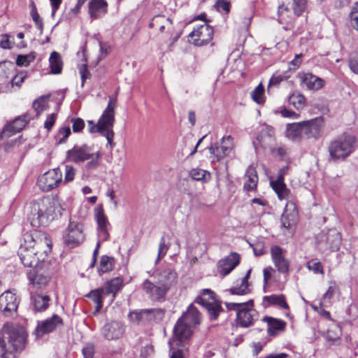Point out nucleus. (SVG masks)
<instances>
[{
	"label": "nucleus",
	"instance_id": "nucleus-62",
	"mask_svg": "<svg viewBox=\"0 0 358 358\" xmlns=\"http://www.w3.org/2000/svg\"><path fill=\"white\" fill-rule=\"evenodd\" d=\"M0 47L3 49H10L12 43L10 41V36L7 34L1 36Z\"/></svg>",
	"mask_w": 358,
	"mask_h": 358
},
{
	"label": "nucleus",
	"instance_id": "nucleus-44",
	"mask_svg": "<svg viewBox=\"0 0 358 358\" xmlns=\"http://www.w3.org/2000/svg\"><path fill=\"white\" fill-rule=\"evenodd\" d=\"M0 358H15L13 350L8 347L4 337L0 334Z\"/></svg>",
	"mask_w": 358,
	"mask_h": 358
},
{
	"label": "nucleus",
	"instance_id": "nucleus-7",
	"mask_svg": "<svg viewBox=\"0 0 358 358\" xmlns=\"http://www.w3.org/2000/svg\"><path fill=\"white\" fill-rule=\"evenodd\" d=\"M225 306L229 310L236 312V322L241 327L252 326L259 318V313L254 308V301L252 299L244 303L226 302Z\"/></svg>",
	"mask_w": 358,
	"mask_h": 358
},
{
	"label": "nucleus",
	"instance_id": "nucleus-13",
	"mask_svg": "<svg viewBox=\"0 0 358 358\" xmlns=\"http://www.w3.org/2000/svg\"><path fill=\"white\" fill-rule=\"evenodd\" d=\"M213 36V28L206 22L195 28L189 34V40L198 46L206 45L211 41Z\"/></svg>",
	"mask_w": 358,
	"mask_h": 358
},
{
	"label": "nucleus",
	"instance_id": "nucleus-43",
	"mask_svg": "<svg viewBox=\"0 0 358 358\" xmlns=\"http://www.w3.org/2000/svg\"><path fill=\"white\" fill-rule=\"evenodd\" d=\"M114 265V259L108 256H103L100 261L99 268V274L111 271Z\"/></svg>",
	"mask_w": 358,
	"mask_h": 358
},
{
	"label": "nucleus",
	"instance_id": "nucleus-31",
	"mask_svg": "<svg viewBox=\"0 0 358 358\" xmlns=\"http://www.w3.org/2000/svg\"><path fill=\"white\" fill-rule=\"evenodd\" d=\"M262 321L267 324L268 334L271 336H275L280 331L285 329L286 322L282 320L269 316L263 317Z\"/></svg>",
	"mask_w": 358,
	"mask_h": 358
},
{
	"label": "nucleus",
	"instance_id": "nucleus-28",
	"mask_svg": "<svg viewBox=\"0 0 358 358\" xmlns=\"http://www.w3.org/2000/svg\"><path fill=\"white\" fill-rule=\"evenodd\" d=\"M88 8L90 16L93 19H97L106 14L108 3L106 0H90Z\"/></svg>",
	"mask_w": 358,
	"mask_h": 358
},
{
	"label": "nucleus",
	"instance_id": "nucleus-38",
	"mask_svg": "<svg viewBox=\"0 0 358 358\" xmlns=\"http://www.w3.org/2000/svg\"><path fill=\"white\" fill-rule=\"evenodd\" d=\"M104 294V289L103 288L96 289L92 290L89 294L86 295L87 297L92 299V300L96 303L95 312L98 313L103 306L102 296Z\"/></svg>",
	"mask_w": 358,
	"mask_h": 358
},
{
	"label": "nucleus",
	"instance_id": "nucleus-14",
	"mask_svg": "<svg viewBox=\"0 0 358 358\" xmlns=\"http://www.w3.org/2000/svg\"><path fill=\"white\" fill-rule=\"evenodd\" d=\"M94 219L97 224L96 230L98 239L101 241H108L110 236L109 230L111 226L101 206H99L95 208Z\"/></svg>",
	"mask_w": 358,
	"mask_h": 358
},
{
	"label": "nucleus",
	"instance_id": "nucleus-18",
	"mask_svg": "<svg viewBox=\"0 0 358 358\" xmlns=\"http://www.w3.org/2000/svg\"><path fill=\"white\" fill-rule=\"evenodd\" d=\"M84 237L83 225L76 222H71L66 229V234L64 237L65 243L74 247L82 243Z\"/></svg>",
	"mask_w": 358,
	"mask_h": 358
},
{
	"label": "nucleus",
	"instance_id": "nucleus-30",
	"mask_svg": "<svg viewBox=\"0 0 358 358\" xmlns=\"http://www.w3.org/2000/svg\"><path fill=\"white\" fill-rule=\"evenodd\" d=\"M275 138L274 129L267 124L260 126V129L257 136V140L262 147L268 145Z\"/></svg>",
	"mask_w": 358,
	"mask_h": 358
},
{
	"label": "nucleus",
	"instance_id": "nucleus-16",
	"mask_svg": "<svg viewBox=\"0 0 358 358\" xmlns=\"http://www.w3.org/2000/svg\"><path fill=\"white\" fill-rule=\"evenodd\" d=\"M192 335V327L179 319L173 329L172 342L178 346H185Z\"/></svg>",
	"mask_w": 358,
	"mask_h": 358
},
{
	"label": "nucleus",
	"instance_id": "nucleus-3",
	"mask_svg": "<svg viewBox=\"0 0 358 358\" xmlns=\"http://www.w3.org/2000/svg\"><path fill=\"white\" fill-rule=\"evenodd\" d=\"M176 273L167 268L159 274L155 283L150 280H144L142 289L151 301H163L170 287L176 283Z\"/></svg>",
	"mask_w": 358,
	"mask_h": 358
},
{
	"label": "nucleus",
	"instance_id": "nucleus-49",
	"mask_svg": "<svg viewBox=\"0 0 358 358\" xmlns=\"http://www.w3.org/2000/svg\"><path fill=\"white\" fill-rule=\"evenodd\" d=\"M71 133V129L69 126L60 128L56 135L57 143L62 144L66 143Z\"/></svg>",
	"mask_w": 358,
	"mask_h": 358
},
{
	"label": "nucleus",
	"instance_id": "nucleus-32",
	"mask_svg": "<svg viewBox=\"0 0 358 358\" xmlns=\"http://www.w3.org/2000/svg\"><path fill=\"white\" fill-rule=\"evenodd\" d=\"M285 135L289 140L295 142H299L303 139L301 122L288 124Z\"/></svg>",
	"mask_w": 358,
	"mask_h": 358
},
{
	"label": "nucleus",
	"instance_id": "nucleus-45",
	"mask_svg": "<svg viewBox=\"0 0 358 358\" xmlns=\"http://www.w3.org/2000/svg\"><path fill=\"white\" fill-rule=\"evenodd\" d=\"M251 97L257 103L261 104L264 102V87L261 83L252 91Z\"/></svg>",
	"mask_w": 358,
	"mask_h": 358
},
{
	"label": "nucleus",
	"instance_id": "nucleus-19",
	"mask_svg": "<svg viewBox=\"0 0 358 358\" xmlns=\"http://www.w3.org/2000/svg\"><path fill=\"white\" fill-rule=\"evenodd\" d=\"M20 300L10 290H7L0 295V310L6 315L17 310Z\"/></svg>",
	"mask_w": 358,
	"mask_h": 358
},
{
	"label": "nucleus",
	"instance_id": "nucleus-6",
	"mask_svg": "<svg viewBox=\"0 0 358 358\" xmlns=\"http://www.w3.org/2000/svg\"><path fill=\"white\" fill-rule=\"evenodd\" d=\"M271 187L277 194L279 200L287 201L284 212L281 217V222L282 225L285 228L288 229L296 222L298 217V210L296 206L290 200L292 198L291 192L287 187L285 183L271 185Z\"/></svg>",
	"mask_w": 358,
	"mask_h": 358
},
{
	"label": "nucleus",
	"instance_id": "nucleus-39",
	"mask_svg": "<svg viewBox=\"0 0 358 358\" xmlns=\"http://www.w3.org/2000/svg\"><path fill=\"white\" fill-rule=\"evenodd\" d=\"M306 101V97L300 92L293 93L289 96V103L297 110L303 109L305 107Z\"/></svg>",
	"mask_w": 358,
	"mask_h": 358
},
{
	"label": "nucleus",
	"instance_id": "nucleus-5",
	"mask_svg": "<svg viewBox=\"0 0 358 358\" xmlns=\"http://www.w3.org/2000/svg\"><path fill=\"white\" fill-rule=\"evenodd\" d=\"M356 148V138L352 135L343 134L330 143L329 145L330 160L343 161L351 155Z\"/></svg>",
	"mask_w": 358,
	"mask_h": 358
},
{
	"label": "nucleus",
	"instance_id": "nucleus-26",
	"mask_svg": "<svg viewBox=\"0 0 358 358\" xmlns=\"http://www.w3.org/2000/svg\"><path fill=\"white\" fill-rule=\"evenodd\" d=\"M30 120L31 117L28 114L19 116L15 118L13 122L5 127L1 132V136L8 137L12 134L20 131Z\"/></svg>",
	"mask_w": 358,
	"mask_h": 358
},
{
	"label": "nucleus",
	"instance_id": "nucleus-46",
	"mask_svg": "<svg viewBox=\"0 0 358 358\" xmlns=\"http://www.w3.org/2000/svg\"><path fill=\"white\" fill-rule=\"evenodd\" d=\"M308 0H292V8L295 15L300 16L307 7Z\"/></svg>",
	"mask_w": 358,
	"mask_h": 358
},
{
	"label": "nucleus",
	"instance_id": "nucleus-56",
	"mask_svg": "<svg viewBox=\"0 0 358 358\" xmlns=\"http://www.w3.org/2000/svg\"><path fill=\"white\" fill-rule=\"evenodd\" d=\"M169 248V246L167 244H166L164 237H162L159 245L158 257L157 261H159L166 255Z\"/></svg>",
	"mask_w": 358,
	"mask_h": 358
},
{
	"label": "nucleus",
	"instance_id": "nucleus-23",
	"mask_svg": "<svg viewBox=\"0 0 358 358\" xmlns=\"http://www.w3.org/2000/svg\"><path fill=\"white\" fill-rule=\"evenodd\" d=\"M301 85L306 90L315 92L321 90L325 85V81L311 73H302L299 75Z\"/></svg>",
	"mask_w": 358,
	"mask_h": 358
},
{
	"label": "nucleus",
	"instance_id": "nucleus-63",
	"mask_svg": "<svg viewBox=\"0 0 358 358\" xmlns=\"http://www.w3.org/2000/svg\"><path fill=\"white\" fill-rule=\"evenodd\" d=\"M331 283L333 285H330L328 289L323 295V300L324 301H329L331 299V298L334 296V295L336 292V284H335V282H331Z\"/></svg>",
	"mask_w": 358,
	"mask_h": 358
},
{
	"label": "nucleus",
	"instance_id": "nucleus-12",
	"mask_svg": "<svg viewBox=\"0 0 358 358\" xmlns=\"http://www.w3.org/2000/svg\"><path fill=\"white\" fill-rule=\"evenodd\" d=\"M234 149V138L231 136H224L220 143H215L208 148L212 162H218L229 155Z\"/></svg>",
	"mask_w": 358,
	"mask_h": 358
},
{
	"label": "nucleus",
	"instance_id": "nucleus-34",
	"mask_svg": "<svg viewBox=\"0 0 358 358\" xmlns=\"http://www.w3.org/2000/svg\"><path fill=\"white\" fill-rule=\"evenodd\" d=\"M245 189L248 191H252L257 187L258 182V176L257 171L253 166H250L247 169L245 175Z\"/></svg>",
	"mask_w": 358,
	"mask_h": 358
},
{
	"label": "nucleus",
	"instance_id": "nucleus-57",
	"mask_svg": "<svg viewBox=\"0 0 358 358\" xmlns=\"http://www.w3.org/2000/svg\"><path fill=\"white\" fill-rule=\"evenodd\" d=\"M349 67L353 73L358 75V52L354 54L350 58Z\"/></svg>",
	"mask_w": 358,
	"mask_h": 358
},
{
	"label": "nucleus",
	"instance_id": "nucleus-33",
	"mask_svg": "<svg viewBox=\"0 0 358 358\" xmlns=\"http://www.w3.org/2000/svg\"><path fill=\"white\" fill-rule=\"evenodd\" d=\"M180 320H182V322L187 323L188 326L192 327L199 324L201 321V314L193 305H190L186 313L181 316Z\"/></svg>",
	"mask_w": 358,
	"mask_h": 358
},
{
	"label": "nucleus",
	"instance_id": "nucleus-25",
	"mask_svg": "<svg viewBox=\"0 0 358 358\" xmlns=\"http://www.w3.org/2000/svg\"><path fill=\"white\" fill-rule=\"evenodd\" d=\"M240 263V257L236 253H231L226 258L221 259L218 263L219 273L225 276L231 273Z\"/></svg>",
	"mask_w": 358,
	"mask_h": 358
},
{
	"label": "nucleus",
	"instance_id": "nucleus-37",
	"mask_svg": "<svg viewBox=\"0 0 358 358\" xmlns=\"http://www.w3.org/2000/svg\"><path fill=\"white\" fill-rule=\"evenodd\" d=\"M278 15V22L280 24H292L294 20L292 12L289 8L284 4L279 6Z\"/></svg>",
	"mask_w": 358,
	"mask_h": 358
},
{
	"label": "nucleus",
	"instance_id": "nucleus-59",
	"mask_svg": "<svg viewBox=\"0 0 358 358\" xmlns=\"http://www.w3.org/2000/svg\"><path fill=\"white\" fill-rule=\"evenodd\" d=\"M79 73L82 79V87L84 85L85 81L86 79L89 78L90 76V73L87 69V66L86 64H83L79 66Z\"/></svg>",
	"mask_w": 358,
	"mask_h": 358
},
{
	"label": "nucleus",
	"instance_id": "nucleus-8",
	"mask_svg": "<svg viewBox=\"0 0 358 358\" xmlns=\"http://www.w3.org/2000/svg\"><path fill=\"white\" fill-rule=\"evenodd\" d=\"M0 334L4 337L6 343L8 342V347L13 352L21 351L24 348L27 334L23 327L17 324H6Z\"/></svg>",
	"mask_w": 358,
	"mask_h": 358
},
{
	"label": "nucleus",
	"instance_id": "nucleus-27",
	"mask_svg": "<svg viewBox=\"0 0 358 358\" xmlns=\"http://www.w3.org/2000/svg\"><path fill=\"white\" fill-rule=\"evenodd\" d=\"M252 269H249L244 277L241 279L238 280L236 284L230 289L226 290V292H229L232 295H245L251 292L250 284L248 280L250 276Z\"/></svg>",
	"mask_w": 358,
	"mask_h": 358
},
{
	"label": "nucleus",
	"instance_id": "nucleus-53",
	"mask_svg": "<svg viewBox=\"0 0 358 358\" xmlns=\"http://www.w3.org/2000/svg\"><path fill=\"white\" fill-rule=\"evenodd\" d=\"M76 169L71 165L65 166L64 179L62 182L67 183L74 180Z\"/></svg>",
	"mask_w": 358,
	"mask_h": 358
},
{
	"label": "nucleus",
	"instance_id": "nucleus-9",
	"mask_svg": "<svg viewBox=\"0 0 358 358\" xmlns=\"http://www.w3.org/2000/svg\"><path fill=\"white\" fill-rule=\"evenodd\" d=\"M117 106V98L110 96L108 105L103 111L98 122L103 131V136L107 139L108 143L112 146L114 137L113 127L115 123V109Z\"/></svg>",
	"mask_w": 358,
	"mask_h": 358
},
{
	"label": "nucleus",
	"instance_id": "nucleus-15",
	"mask_svg": "<svg viewBox=\"0 0 358 358\" xmlns=\"http://www.w3.org/2000/svg\"><path fill=\"white\" fill-rule=\"evenodd\" d=\"M318 247L320 250L336 251L341 243V234L336 230H330L327 234H321L317 236Z\"/></svg>",
	"mask_w": 358,
	"mask_h": 358
},
{
	"label": "nucleus",
	"instance_id": "nucleus-55",
	"mask_svg": "<svg viewBox=\"0 0 358 358\" xmlns=\"http://www.w3.org/2000/svg\"><path fill=\"white\" fill-rule=\"evenodd\" d=\"M352 27L358 31V2L355 4L350 13Z\"/></svg>",
	"mask_w": 358,
	"mask_h": 358
},
{
	"label": "nucleus",
	"instance_id": "nucleus-22",
	"mask_svg": "<svg viewBox=\"0 0 358 358\" xmlns=\"http://www.w3.org/2000/svg\"><path fill=\"white\" fill-rule=\"evenodd\" d=\"M27 277L30 282L38 288L45 286L50 278L48 272L40 265L29 270Z\"/></svg>",
	"mask_w": 358,
	"mask_h": 358
},
{
	"label": "nucleus",
	"instance_id": "nucleus-29",
	"mask_svg": "<svg viewBox=\"0 0 358 358\" xmlns=\"http://www.w3.org/2000/svg\"><path fill=\"white\" fill-rule=\"evenodd\" d=\"M30 299V306L35 312L45 311L48 308L50 301L49 296L40 293H32Z\"/></svg>",
	"mask_w": 358,
	"mask_h": 358
},
{
	"label": "nucleus",
	"instance_id": "nucleus-54",
	"mask_svg": "<svg viewBox=\"0 0 358 358\" xmlns=\"http://www.w3.org/2000/svg\"><path fill=\"white\" fill-rule=\"evenodd\" d=\"M335 329H329L327 332L326 338L328 341L336 342L340 340L341 329L338 326L334 327Z\"/></svg>",
	"mask_w": 358,
	"mask_h": 358
},
{
	"label": "nucleus",
	"instance_id": "nucleus-21",
	"mask_svg": "<svg viewBox=\"0 0 358 358\" xmlns=\"http://www.w3.org/2000/svg\"><path fill=\"white\" fill-rule=\"evenodd\" d=\"M62 324V319L57 315H54L50 318L38 322L34 334L36 337H42L44 334L50 333L61 327Z\"/></svg>",
	"mask_w": 358,
	"mask_h": 358
},
{
	"label": "nucleus",
	"instance_id": "nucleus-4",
	"mask_svg": "<svg viewBox=\"0 0 358 358\" xmlns=\"http://www.w3.org/2000/svg\"><path fill=\"white\" fill-rule=\"evenodd\" d=\"M101 154L99 151L94 152L92 147L86 144L75 145L66 153V159L75 164H81L89 161L86 165L87 170L96 169L99 165Z\"/></svg>",
	"mask_w": 358,
	"mask_h": 358
},
{
	"label": "nucleus",
	"instance_id": "nucleus-51",
	"mask_svg": "<svg viewBox=\"0 0 358 358\" xmlns=\"http://www.w3.org/2000/svg\"><path fill=\"white\" fill-rule=\"evenodd\" d=\"M190 175L195 180H206L207 177L209 178L210 173L203 169H194L191 171Z\"/></svg>",
	"mask_w": 358,
	"mask_h": 358
},
{
	"label": "nucleus",
	"instance_id": "nucleus-20",
	"mask_svg": "<svg viewBox=\"0 0 358 358\" xmlns=\"http://www.w3.org/2000/svg\"><path fill=\"white\" fill-rule=\"evenodd\" d=\"M271 255L278 271L283 274L287 273L289 270V262L286 259L283 250L278 245H273L271 248Z\"/></svg>",
	"mask_w": 358,
	"mask_h": 358
},
{
	"label": "nucleus",
	"instance_id": "nucleus-61",
	"mask_svg": "<svg viewBox=\"0 0 358 358\" xmlns=\"http://www.w3.org/2000/svg\"><path fill=\"white\" fill-rule=\"evenodd\" d=\"M88 130L90 133L99 132L101 133L103 136V131L102 128L99 126V122L95 123L92 120L87 121Z\"/></svg>",
	"mask_w": 358,
	"mask_h": 358
},
{
	"label": "nucleus",
	"instance_id": "nucleus-58",
	"mask_svg": "<svg viewBox=\"0 0 358 358\" xmlns=\"http://www.w3.org/2000/svg\"><path fill=\"white\" fill-rule=\"evenodd\" d=\"M73 123L72 129L73 132L80 131L85 127V122L83 119L80 117L73 118L71 120Z\"/></svg>",
	"mask_w": 358,
	"mask_h": 358
},
{
	"label": "nucleus",
	"instance_id": "nucleus-1",
	"mask_svg": "<svg viewBox=\"0 0 358 358\" xmlns=\"http://www.w3.org/2000/svg\"><path fill=\"white\" fill-rule=\"evenodd\" d=\"M51 248L50 241L45 233H25L18 250V255L24 266L34 268L45 260Z\"/></svg>",
	"mask_w": 358,
	"mask_h": 358
},
{
	"label": "nucleus",
	"instance_id": "nucleus-52",
	"mask_svg": "<svg viewBox=\"0 0 358 358\" xmlns=\"http://www.w3.org/2000/svg\"><path fill=\"white\" fill-rule=\"evenodd\" d=\"M307 268L312 271L314 273L323 274L324 269L322 264L316 259H312L307 263Z\"/></svg>",
	"mask_w": 358,
	"mask_h": 358
},
{
	"label": "nucleus",
	"instance_id": "nucleus-35",
	"mask_svg": "<svg viewBox=\"0 0 358 358\" xmlns=\"http://www.w3.org/2000/svg\"><path fill=\"white\" fill-rule=\"evenodd\" d=\"M123 280L120 278H115L112 280L108 281L105 287L103 288L104 289L105 294H112V301L115 298L116 294L120 290L122 287Z\"/></svg>",
	"mask_w": 358,
	"mask_h": 358
},
{
	"label": "nucleus",
	"instance_id": "nucleus-40",
	"mask_svg": "<svg viewBox=\"0 0 358 358\" xmlns=\"http://www.w3.org/2000/svg\"><path fill=\"white\" fill-rule=\"evenodd\" d=\"M171 21L169 18L164 15H157L153 17L150 27L152 28L158 29L160 31H163L166 26L171 24Z\"/></svg>",
	"mask_w": 358,
	"mask_h": 358
},
{
	"label": "nucleus",
	"instance_id": "nucleus-10",
	"mask_svg": "<svg viewBox=\"0 0 358 358\" xmlns=\"http://www.w3.org/2000/svg\"><path fill=\"white\" fill-rule=\"evenodd\" d=\"M195 302L206 308L210 320H216L222 311L220 303L215 299V293L210 289H203L196 298Z\"/></svg>",
	"mask_w": 358,
	"mask_h": 358
},
{
	"label": "nucleus",
	"instance_id": "nucleus-64",
	"mask_svg": "<svg viewBox=\"0 0 358 358\" xmlns=\"http://www.w3.org/2000/svg\"><path fill=\"white\" fill-rule=\"evenodd\" d=\"M94 352V345L92 344H87L83 348L84 358H93Z\"/></svg>",
	"mask_w": 358,
	"mask_h": 358
},
{
	"label": "nucleus",
	"instance_id": "nucleus-24",
	"mask_svg": "<svg viewBox=\"0 0 358 358\" xmlns=\"http://www.w3.org/2000/svg\"><path fill=\"white\" fill-rule=\"evenodd\" d=\"M124 327L121 322L113 321L106 324L102 328V334L107 340H116L122 337Z\"/></svg>",
	"mask_w": 358,
	"mask_h": 358
},
{
	"label": "nucleus",
	"instance_id": "nucleus-60",
	"mask_svg": "<svg viewBox=\"0 0 358 358\" xmlns=\"http://www.w3.org/2000/svg\"><path fill=\"white\" fill-rule=\"evenodd\" d=\"M56 113H52L47 117L44 122V128L46 129L48 131H50L52 127L54 126L56 121Z\"/></svg>",
	"mask_w": 358,
	"mask_h": 358
},
{
	"label": "nucleus",
	"instance_id": "nucleus-42",
	"mask_svg": "<svg viewBox=\"0 0 358 358\" xmlns=\"http://www.w3.org/2000/svg\"><path fill=\"white\" fill-rule=\"evenodd\" d=\"M264 300L270 304L277 305L282 308H289V306L285 301V298L283 295L266 296L264 297Z\"/></svg>",
	"mask_w": 358,
	"mask_h": 358
},
{
	"label": "nucleus",
	"instance_id": "nucleus-48",
	"mask_svg": "<svg viewBox=\"0 0 358 358\" xmlns=\"http://www.w3.org/2000/svg\"><path fill=\"white\" fill-rule=\"evenodd\" d=\"M48 96H41L33 102V108L36 113L37 115H39L46 108V101Z\"/></svg>",
	"mask_w": 358,
	"mask_h": 358
},
{
	"label": "nucleus",
	"instance_id": "nucleus-47",
	"mask_svg": "<svg viewBox=\"0 0 358 358\" xmlns=\"http://www.w3.org/2000/svg\"><path fill=\"white\" fill-rule=\"evenodd\" d=\"M35 52H31L27 55H20L17 57L16 64L19 66H27L35 59Z\"/></svg>",
	"mask_w": 358,
	"mask_h": 358
},
{
	"label": "nucleus",
	"instance_id": "nucleus-36",
	"mask_svg": "<svg viewBox=\"0 0 358 358\" xmlns=\"http://www.w3.org/2000/svg\"><path fill=\"white\" fill-rule=\"evenodd\" d=\"M50 67L53 74H59L62 72L63 62L60 55L57 52H52L49 58Z\"/></svg>",
	"mask_w": 358,
	"mask_h": 358
},
{
	"label": "nucleus",
	"instance_id": "nucleus-11",
	"mask_svg": "<svg viewBox=\"0 0 358 358\" xmlns=\"http://www.w3.org/2000/svg\"><path fill=\"white\" fill-rule=\"evenodd\" d=\"M62 182V173L59 168L50 169L38 178V185L43 192H49Z\"/></svg>",
	"mask_w": 358,
	"mask_h": 358
},
{
	"label": "nucleus",
	"instance_id": "nucleus-41",
	"mask_svg": "<svg viewBox=\"0 0 358 358\" xmlns=\"http://www.w3.org/2000/svg\"><path fill=\"white\" fill-rule=\"evenodd\" d=\"M150 309L141 310L131 313V320H136L138 323H150Z\"/></svg>",
	"mask_w": 358,
	"mask_h": 358
},
{
	"label": "nucleus",
	"instance_id": "nucleus-2",
	"mask_svg": "<svg viewBox=\"0 0 358 358\" xmlns=\"http://www.w3.org/2000/svg\"><path fill=\"white\" fill-rule=\"evenodd\" d=\"M63 201L58 196H45L32 203V224L47 225L58 219L64 211Z\"/></svg>",
	"mask_w": 358,
	"mask_h": 358
},
{
	"label": "nucleus",
	"instance_id": "nucleus-50",
	"mask_svg": "<svg viewBox=\"0 0 358 358\" xmlns=\"http://www.w3.org/2000/svg\"><path fill=\"white\" fill-rule=\"evenodd\" d=\"M150 322H159L163 320L165 315V310L162 308L150 309Z\"/></svg>",
	"mask_w": 358,
	"mask_h": 358
},
{
	"label": "nucleus",
	"instance_id": "nucleus-17",
	"mask_svg": "<svg viewBox=\"0 0 358 358\" xmlns=\"http://www.w3.org/2000/svg\"><path fill=\"white\" fill-rule=\"evenodd\" d=\"M303 138H318L322 134L323 120L316 117L310 120L301 122Z\"/></svg>",
	"mask_w": 358,
	"mask_h": 358
}]
</instances>
